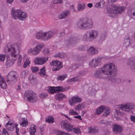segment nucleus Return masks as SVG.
Instances as JSON below:
<instances>
[{
    "mask_svg": "<svg viewBox=\"0 0 135 135\" xmlns=\"http://www.w3.org/2000/svg\"><path fill=\"white\" fill-rule=\"evenodd\" d=\"M77 27L81 29H87L92 28L93 26L92 20L87 18L80 19L76 24Z\"/></svg>",
    "mask_w": 135,
    "mask_h": 135,
    "instance_id": "obj_1",
    "label": "nucleus"
},
{
    "mask_svg": "<svg viewBox=\"0 0 135 135\" xmlns=\"http://www.w3.org/2000/svg\"><path fill=\"white\" fill-rule=\"evenodd\" d=\"M101 70L104 74L108 75L114 76L116 75L117 73V68L113 63L105 65L101 69Z\"/></svg>",
    "mask_w": 135,
    "mask_h": 135,
    "instance_id": "obj_2",
    "label": "nucleus"
},
{
    "mask_svg": "<svg viewBox=\"0 0 135 135\" xmlns=\"http://www.w3.org/2000/svg\"><path fill=\"white\" fill-rule=\"evenodd\" d=\"M4 51L9 52L12 56L16 58L20 53L19 47L17 44L9 43L5 47Z\"/></svg>",
    "mask_w": 135,
    "mask_h": 135,
    "instance_id": "obj_3",
    "label": "nucleus"
},
{
    "mask_svg": "<svg viewBox=\"0 0 135 135\" xmlns=\"http://www.w3.org/2000/svg\"><path fill=\"white\" fill-rule=\"evenodd\" d=\"M11 16L15 20L17 18L24 20L27 17L26 13L20 9H16L13 8L11 12Z\"/></svg>",
    "mask_w": 135,
    "mask_h": 135,
    "instance_id": "obj_4",
    "label": "nucleus"
},
{
    "mask_svg": "<svg viewBox=\"0 0 135 135\" xmlns=\"http://www.w3.org/2000/svg\"><path fill=\"white\" fill-rule=\"evenodd\" d=\"M99 33L97 31L92 30L90 31L88 33L84 35L83 40L85 41L90 42L96 39Z\"/></svg>",
    "mask_w": 135,
    "mask_h": 135,
    "instance_id": "obj_5",
    "label": "nucleus"
},
{
    "mask_svg": "<svg viewBox=\"0 0 135 135\" xmlns=\"http://www.w3.org/2000/svg\"><path fill=\"white\" fill-rule=\"evenodd\" d=\"M79 40L74 37H68L66 38L64 42V45L66 47H70L76 45Z\"/></svg>",
    "mask_w": 135,
    "mask_h": 135,
    "instance_id": "obj_6",
    "label": "nucleus"
},
{
    "mask_svg": "<svg viewBox=\"0 0 135 135\" xmlns=\"http://www.w3.org/2000/svg\"><path fill=\"white\" fill-rule=\"evenodd\" d=\"M24 97L26 98L27 101L30 103H35L37 100L36 94L31 91H26L24 94Z\"/></svg>",
    "mask_w": 135,
    "mask_h": 135,
    "instance_id": "obj_7",
    "label": "nucleus"
},
{
    "mask_svg": "<svg viewBox=\"0 0 135 135\" xmlns=\"http://www.w3.org/2000/svg\"><path fill=\"white\" fill-rule=\"evenodd\" d=\"M44 46V45L43 43L38 44L33 49L30 48L28 51V53L34 55H37L40 53Z\"/></svg>",
    "mask_w": 135,
    "mask_h": 135,
    "instance_id": "obj_8",
    "label": "nucleus"
},
{
    "mask_svg": "<svg viewBox=\"0 0 135 135\" xmlns=\"http://www.w3.org/2000/svg\"><path fill=\"white\" fill-rule=\"evenodd\" d=\"M119 108L123 110L129 112L135 108V105L132 103H127L121 105Z\"/></svg>",
    "mask_w": 135,
    "mask_h": 135,
    "instance_id": "obj_9",
    "label": "nucleus"
},
{
    "mask_svg": "<svg viewBox=\"0 0 135 135\" xmlns=\"http://www.w3.org/2000/svg\"><path fill=\"white\" fill-rule=\"evenodd\" d=\"M125 9L124 6H119L115 5H112L110 9V12L115 14L121 13Z\"/></svg>",
    "mask_w": 135,
    "mask_h": 135,
    "instance_id": "obj_10",
    "label": "nucleus"
},
{
    "mask_svg": "<svg viewBox=\"0 0 135 135\" xmlns=\"http://www.w3.org/2000/svg\"><path fill=\"white\" fill-rule=\"evenodd\" d=\"M50 64L51 66H54L52 69L53 71L59 70L62 67V63L58 61H53L50 63Z\"/></svg>",
    "mask_w": 135,
    "mask_h": 135,
    "instance_id": "obj_11",
    "label": "nucleus"
},
{
    "mask_svg": "<svg viewBox=\"0 0 135 135\" xmlns=\"http://www.w3.org/2000/svg\"><path fill=\"white\" fill-rule=\"evenodd\" d=\"M48 58L47 57H36L34 60L35 64L36 65H43L48 60Z\"/></svg>",
    "mask_w": 135,
    "mask_h": 135,
    "instance_id": "obj_12",
    "label": "nucleus"
},
{
    "mask_svg": "<svg viewBox=\"0 0 135 135\" xmlns=\"http://www.w3.org/2000/svg\"><path fill=\"white\" fill-rule=\"evenodd\" d=\"M61 125L62 127H63L68 132L72 131L73 126L69 124L66 121H62L61 123Z\"/></svg>",
    "mask_w": 135,
    "mask_h": 135,
    "instance_id": "obj_13",
    "label": "nucleus"
},
{
    "mask_svg": "<svg viewBox=\"0 0 135 135\" xmlns=\"http://www.w3.org/2000/svg\"><path fill=\"white\" fill-rule=\"evenodd\" d=\"M17 73L14 71L9 72L7 76V82H11L15 80L17 78Z\"/></svg>",
    "mask_w": 135,
    "mask_h": 135,
    "instance_id": "obj_14",
    "label": "nucleus"
},
{
    "mask_svg": "<svg viewBox=\"0 0 135 135\" xmlns=\"http://www.w3.org/2000/svg\"><path fill=\"white\" fill-rule=\"evenodd\" d=\"M127 65L131 70L135 72V57L131 58L129 59Z\"/></svg>",
    "mask_w": 135,
    "mask_h": 135,
    "instance_id": "obj_15",
    "label": "nucleus"
},
{
    "mask_svg": "<svg viewBox=\"0 0 135 135\" xmlns=\"http://www.w3.org/2000/svg\"><path fill=\"white\" fill-rule=\"evenodd\" d=\"M82 99L81 98L78 96H74L69 99V101L71 105L73 106L75 105V103L81 102Z\"/></svg>",
    "mask_w": 135,
    "mask_h": 135,
    "instance_id": "obj_16",
    "label": "nucleus"
},
{
    "mask_svg": "<svg viewBox=\"0 0 135 135\" xmlns=\"http://www.w3.org/2000/svg\"><path fill=\"white\" fill-rule=\"evenodd\" d=\"M56 33L54 30H50L45 32V41L52 38Z\"/></svg>",
    "mask_w": 135,
    "mask_h": 135,
    "instance_id": "obj_17",
    "label": "nucleus"
},
{
    "mask_svg": "<svg viewBox=\"0 0 135 135\" xmlns=\"http://www.w3.org/2000/svg\"><path fill=\"white\" fill-rule=\"evenodd\" d=\"M101 60V57H98L97 59H95L90 61V64L92 67H95L100 65Z\"/></svg>",
    "mask_w": 135,
    "mask_h": 135,
    "instance_id": "obj_18",
    "label": "nucleus"
},
{
    "mask_svg": "<svg viewBox=\"0 0 135 135\" xmlns=\"http://www.w3.org/2000/svg\"><path fill=\"white\" fill-rule=\"evenodd\" d=\"M123 128L121 126L117 124H115L113 125V130L116 133H121L122 131Z\"/></svg>",
    "mask_w": 135,
    "mask_h": 135,
    "instance_id": "obj_19",
    "label": "nucleus"
},
{
    "mask_svg": "<svg viewBox=\"0 0 135 135\" xmlns=\"http://www.w3.org/2000/svg\"><path fill=\"white\" fill-rule=\"evenodd\" d=\"M133 6V8H130L128 10V13L130 17L135 19V4Z\"/></svg>",
    "mask_w": 135,
    "mask_h": 135,
    "instance_id": "obj_20",
    "label": "nucleus"
},
{
    "mask_svg": "<svg viewBox=\"0 0 135 135\" xmlns=\"http://www.w3.org/2000/svg\"><path fill=\"white\" fill-rule=\"evenodd\" d=\"M45 32L41 31L37 32L35 36V37L38 39H41L45 41Z\"/></svg>",
    "mask_w": 135,
    "mask_h": 135,
    "instance_id": "obj_21",
    "label": "nucleus"
},
{
    "mask_svg": "<svg viewBox=\"0 0 135 135\" xmlns=\"http://www.w3.org/2000/svg\"><path fill=\"white\" fill-rule=\"evenodd\" d=\"M70 14V12L68 10L64 11L62 13L59 15V18L60 19L68 18L69 17Z\"/></svg>",
    "mask_w": 135,
    "mask_h": 135,
    "instance_id": "obj_22",
    "label": "nucleus"
},
{
    "mask_svg": "<svg viewBox=\"0 0 135 135\" xmlns=\"http://www.w3.org/2000/svg\"><path fill=\"white\" fill-rule=\"evenodd\" d=\"M14 58L13 59L12 57H8L6 63V65L8 67L12 66L14 63V61L16 60V58Z\"/></svg>",
    "mask_w": 135,
    "mask_h": 135,
    "instance_id": "obj_23",
    "label": "nucleus"
},
{
    "mask_svg": "<svg viewBox=\"0 0 135 135\" xmlns=\"http://www.w3.org/2000/svg\"><path fill=\"white\" fill-rule=\"evenodd\" d=\"M6 127L8 130L12 131L14 128V123L12 121L9 120L7 123Z\"/></svg>",
    "mask_w": 135,
    "mask_h": 135,
    "instance_id": "obj_24",
    "label": "nucleus"
},
{
    "mask_svg": "<svg viewBox=\"0 0 135 135\" xmlns=\"http://www.w3.org/2000/svg\"><path fill=\"white\" fill-rule=\"evenodd\" d=\"M103 74L101 69V70L97 71L95 72L94 74V76L98 78L103 79L104 78L103 76Z\"/></svg>",
    "mask_w": 135,
    "mask_h": 135,
    "instance_id": "obj_25",
    "label": "nucleus"
},
{
    "mask_svg": "<svg viewBox=\"0 0 135 135\" xmlns=\"http://www.w3.org/2000/svg\"><path fill=\"white\" fill-rule=\"evenodd\" d=\"M0 86L3 89H5L6 88V83L4 79L2 78L1 74L0 73Z\"/></svg>",
    "mask_w": 135,
    "mask_h": 135,
    "instance_id": "obj_26",
    "label": "nucleus"
},
{
    "mask_svg": "<svg viewBox=\"0 0 135 135\" xmlns=\"http://www.w3.org/2000/svg\"><path fill=\"white\" fill-rule=\"evenodd\" d=\"M55 97L56 100H60L66 98L65 95L62 93H58L55 95Z\"/></svg>",
    "mask_w": 135,
    "mask_h": 135,
    "instance_id": "obj_27",
    "label": "nucleus"
},
{
    "mask_svg": "<svg viewBox=\"0 0 135 135\" xmlns=\"http://www.w3.org/2000/svg\"><path fill=\"white\" fill-rule=\"evenodd\" d=\"M88 51V52L91 55L97 54L98 52L97 50L92 46L90 47Z\"/></svg>",
    "mask_w": 135,
    "mask_h": 135,
    "instance_id": "obj_28",
    "label": "nucleus"
},
{
    "mask_svg": "<svg viewBox=\"0 0 135 135\" xmlns=\"http://www.w3.org/2000/svg\"><path fill=\"white\" fill-rule=\"evenodd\" d=\"M88 129L89 130L88 133H96L98 132V128L96 127H94L93 128L92 127H89Z\"/></svg>",
    "mask_w": 135,
    "mask_h": 135,
    "instance_id": "obj_29",
    "label": "nucleus"
},
{
    "mask_svg": "<svg viewBox=\"0 0 135 135\" xmlns=\"http://www.w3.org/2000/svg\"><path fill=\"white\" fill-rule=\"evenodd\" d=\"M105 106L103 105L100 106L97 110L95 112V114L97 115H99L102 113L104 110Z\"/></svg>",
    "mask_w": 135,
    "mask_h": 135,
    "instance_id": "obj_30",
    "label": "nucleus"
},
{
    "mask_svg": "<svg viewBox=\"0 0 135 135\" xmlns=\"http://www.w3.org/2000/svg\"><path fill=\"white\" fill-rule=\"evenodd\" d=\"M36 131V127L34 125H32L30 127V134L31 135H34Z\"/></svg>",
    "mask_w": 135,
    "mask_h": 135,
    "instance_id": "obj_31",
    "label": "nucleus"
},
{
    "mask_svg": "<svg viewBox=\"0 0 135 135\" xmlns=\"http://www.w3.org/2000/svg\"><path fill=\"white\" fill-rule=\"evenodd\" d=\"M107 33L106 31H105L102 32L100 35L99 37L100 40L102 41L105 40L107 36Z\"/></svg>",
    "mask_w": 135,
    "mask_h": 135,
    "instance_id": "obj_32",
    "label": "nucleus"
},
{
    "mask_svg": "<svg viewBox=\"0 0 135 135\" xmlns=\"http://www.w3.org/2000/svg\"><path fill=\"white\" fill-rule=\"evenodd\" d=\"M29 80L32 84H34L36 81V78L34 75H31L29 78Z\"/></svg>",
    "mask_w": 135,
    "mask_h": 135,
    "instance_id": "obj_33",
    "label": "nucleus"
},
{
    "mask_svg": "<svg viewBox=\"0 0 135 135\" xmlns=\"http://www.w3.org/2000/svg\"><path fill=\"white\" fill-rule=\"evenodd\" d=\"M131 44L130 39L129 37H128L127 38L124 40L123 45L124 46L127 47L130 45Z\"/></svg>",
    "mask_w": 135,
    "mask_h": 135,
    "instance_id": "obj_34",
    "label": "nucleus"
},
{
    "mask_svg": "<svg viewBox=\"0 0 135 135\" xmlns=\"http://www.w3.org/2000/svg\"><path fill=\"white\" fill-rule=\"evenodd\" d=\"M110 80L112 82H114L116 83H119L121 82V79L119 78H111L110 79Z\"/></svg>",
    "mask_w": 135,
    "mask_h": 135,
    "instance_id": "obj_35",
    "label": "nucleus"
},
{
    "mask_svg": "<svg viewBox=\"0 0 135 135\" xmlns=\"http://www.w3.org/2000/svg\"><path fill=\"white\" fill-rule=\"evenodd\" d=\"M20 124L22 127H25L27 124V120L26 119L24 118H21L20 119Z\"/></svg>",
    "mask_w": 135,
    "mask_h": 135,
    "instance_id": "obj_36",
    "label": "nucleus"
},
{
    "mask_svg": "<svg viewBox=\"0 0 135 135\" xmlns=\"http://www.w3.org/2000/svg\"><path fill=\"white\" fill-rule=\"evenodd\" d=\"M39 75L41 76H46L45 71V67L44 66L41 69L39 72Z\"/></svg>",
    "mask_w": 135,
    "mask_h": 135,
    "instance_id": "obj_37",
    "label": "nucleus"
},
{
    "mask_svg": "<svg viewBox=\"0 0 135 135\" xmlns=\"http://www.w3.org/2000/svg\"><path fill=\"white\" fill-rule=\"evenodd\" d=\"M104 110V113L103 114V115L105 117L107 116L110 112V111L108 107H105Z\"/></svg>",
    "mask_w": 135,
    "mask_h": 135,
    "instance_id": "obj_38",
    "label": "nucleus"
},
{
    "mask_svg": "<svg viewBox=\"0 0 135 135\" xmlns=\"http://www.w3.org/2000/svg\"><path fill=\"white\" fill-rule=\"evenodd\" d=\"M85 104L83 103L78 105L77 107H75V109L77 110H80L84 108L85 107Z\"/></svg>",
    "mask_w": 135,
    "mask_h": 135,
    "instance_id": "obj_39",
    "label": "nucleus"
},
{
    "mask_svg": "<svg viewBox=\"0 0 135 135\" xmlns=\"http://www.w3.org/2000/svg\"><path fill=\"white\" fill-rule=\"evenodd\" d=\"M46 121L48 123H53L54 122V118L52 117L49 116L46 119Z\"/></svg>",
    "mask_w": 135,
    "mask_h": 135,
    "instance_id": "obj_40",
    "label": "nucleus"
},
{
    "mask_svg": "<svg viewBox=\"0 0 135 135\" xmlns=\"http://www.w3.org/2000/svg\"><path fill=\"white\" fill-rule=\"evenodd\" d=\"M85 8V6L83 4H79L78 6V10L79 11H82Z\"/></svg>",
    "mask_w": 135,
    "mask_h": 135,
    "instance_id": "obj_41",
    "label": "nucleus"
},
{
    "mask_svg": "<svg viewBox=\"0 0 135 135\" xmlns=\"http://www.w3.org/2000/svg\"><path fill=\"white\" fill-rule=\"evenodd\" d=\"M66 77L67 75H59L56 78V79L57 80L62 81L64 80Z\"/></svg>",
    "mask_w": 135,
    "mask_h": 135,
    "instance_id": "obj_42",
    "label": "nucleus"
},
{
    "mask_svg": "<svg viewBox=\"0 0 135 135\" xmlns=\"http://www.w3.org/2000/svg\"><path fill=\"white\" fill-rule=\"evenodd\" d=\"M55 92L56 91H65V90L63 88H62V87L61 86H57L56 87H55Z\"/></svg>",
    "mask_w": 135,
    "mask_h": 135,
    "instance_id": "obj_43",
    "label": "nucleus"
},
{
    "mask_svg": "<svg viewBox=\"0 0 135 135\" xmlns=\"http://www.w3.org/2000/svg\"><path fill=\"white\" fill-rule=\"evenodd\" d=\"M57 135H70L69 133L61 131H58L57 132Z\"/></svg>",
    "mask_w": 135,
    "mask_h": 135,
    "instance_id": "obj_44",
    "label": "nucleus"
},
{
    "mask_svg": "<svg viewBox=\"0 0 135 135\" xmlns=\"http://www.w3.org/2000/svg\"><path fill=\"white\" fill-rule=\"evenodd\" d=\"M48 91L49 93L53 94L55 92V87H50L48 89Z\"/></svg>",
    "mask_w": 135,
    "mask_h": 135,
    "instance_id": "obj_45",
    "label": "nucleus"
},
{
    "mask_svg": "<svg viewBox=\"0 0 135 135\" xmlns=\"http://www.w3.org/2000/svg\"><path fill=\"white\" fill-rule=\"evenodd\" d=\"M72 131H73L75 133L78 134L81 133L80 129L78 128H73Z\"/></svg>",
    "mask_w": 135,
    "mask_h": 135,
    "instance_id": "obj_46",
    "label": "nucleus"
},
{
    "mask_svg": "<svg viewBox=\"0 0 135 135\" xmlns=\"http://www.w3.org/2000/svg\"><path fill=\"white\" fill-rule=\"evenodd\" d=\"M43 53L45 55H49L50 53L49 50L48 48L45 49L43 51Z\"/></svg>",
    "mask_w": 135,
    "mask_h": 135,
    "instance_id": "obj_47",
    "label": "nucleus"
},
{
    "mask_svg": "<svg viewBox=\"0 0 135 135\" xmlns=\"http://www.w3.org/2000/svg\"><path fill=\"white\" fill-rule=\"evenodd\" d=\"M77 59L78 61H82L85 60L86 59V58L84 56H79L77 57Z\"/></svg>",
    "mask_w": 135,
    "mask_h": 135,
    "instance_id": "obj_48",
    "label": "nucleus"
},
{
    "mask_svg": "<svg viewBox=\"0 0 135 135\" xmlns=\"http://www.w3.org/2000/svg\"><path fill=\"white\" fill-rule=\"evenodd\" d=\"M69 114H70L73 115H75L78 114V113L74 111L73 109H71L70 110Z\"/></svg>",
    "mask_w": 135,
    "mask_h": 135,
    "instance_id": "obj_49",
    "label": "nucleus"
},
{
    "mask_svg": "<svg viewBox=\"0 0 135 135\" xmlns=\"http://www.w3.org/2000/svg\"><path fill=\"white\" fill-rule=\"evenodd\" d=\"M22 60V57L21 55H19L18 59L17 65L18 66H21V61Z\"/></svg>",
    "mask_w": 135,
    "mask_h": 135,
    "instance_id": "obj_50",
    "label": "nucleus"
},
{
    "mask_svg": "<svg viewBox=\"0 0 135 135\" xmlns=\"http://www.w3.org/2000/svg\"><path fill=\"white\" fill-rule=\"evenodd\" d=\"M6 57L5 54H1L0 55V61H3L4 60Z\"/></svg>",
    "mask_w": 135,
    "mask_h": 135,
    "instance_id": "obj_51",
    "label": "nucleus"
},
{
    "mask_svg": "<svg viewBox=\"0 0 135 135\" xmlns=\"http://www.w3.org/2000/svg\"><path fill=\"white\" fill-rule=\"evenodd\" d=\"M31 70L33 73H36L39 70V69L37 67H33L31 68Z\"/></svg>",
    "mask_w": 135,
    "mask_h": 135,
    "instance_id": "obj_52",
    "label": "nucleus"
},
{
    "mask_svg": "<svg viewBox=\"0 0 135 135\" xmlns=\"http://www.w3.org/2000/svg\"><path fill=\"white\" fill-rule=\"evenodd\" d=\"M47 96V94L44 93H41L39 95L41 99L45 98Z\"/></svg>",
    "mask_w": 135,
    "mask_h": 135,
    "instance_id": "obj_53",
    "label": "nucleus"
},
{
    "mask_svg": "<svg viewBox=\"0 0 135 135\" xmlns=\"http://www.w3.org/2000/svg\"><path fill=\"white\" fill-rule=\"evenodd\" d=\"M62 3V0H54L53 1L54 4Z\"/></svg>",
    "mask_w": 135,
    "mask_h": 135,
    "instance_id": "obj_54",
    "label": "nucleus"
},
{
    "mask_svg": "<svg viewBox=\"0 0 135 135\" xmlns=\"http://www.w3.org/2000/svg\"><path fill=\"white\" fill-rule=\"evenodd\" d=\"M30 63V61L29 60H27L25 62L23 66L24 68H26L27 66L29 65Z\"/></svg>",
    "mask_w": 135,
    "mask_h": 135,
    "instance_id": "obj_55",
    "label": "nucleus"
},
{
    "mask_svg": "<svg viewBox=\"0 0 135 135\" xmlns=\"http://www.w3.org/2000/svg\"><path fill=\"white\" fill-rule=\"evenodd\" d=\"M55 56L56 57L62 58L64 56L62 54L58 53L55 55Z\"/></svg>",
    "mask_w": 135,
    "mask_h": 135,
    "instance_id": "obj_56",
    "label": "nucleus"
},
{
    "mask_svg": "<svg viewBox=\"0 0 135 135\" xmlns=\"http://www.w3.org/2000/svg\"><path fill=\"white\" fill-rule=\"evenodd\" d=\"M2 133V135H9L5 129H3Z\"/></svg>",
    "mask_w": 135,
    "mask_h": 135,
    "instance_id": "obj_57",
    "label": "nucleus"
},
{
    "mask_svg": "<svg viewBox=\"0 0 135 135\" xmlns=\"http://www.w3.org/2000/svg\"><path fill=\"white\" fill-rule=\"evenodd\" d=\"M116 112L119 115H123L124 114V113L122 112H120L119 110H116Z\"/></svg>",
    "mask_w": 135,
    "mask_h": 135,
    "instance_id": "obj_58",
    "label": "nucleus"
},
{
    "mask_svg": "<svg viewBox=\"0 0 135 135\" xmlns=\"http://www.w3.org/2000/svg\"><path fill=\"white\" fill-rule=\"evenodd\" d=\"M130 119L132 121L135 123V116L132 115L130 117Z\"/></svg>",
    "mask_w": 135,
    "mask_h": 135,
    "instance_id": "obj_59",
    "label": "nucleus"
},
{
    "mask_svg": "<svg viewBox=\"0 0 135 135\" xmlns=\"http://www.w3.org/2000/svg\"><path fill=\"white\" fill-rule=\"evenodd\" d=\"M18 126V124H15V127L16 129V132L17 133V135H18V132H19V129L17 128V127Z\"/></svg>",
    "mask_w": 135,
    "mask_h": 135,
    "instance_id": "obj_60",
    "label": "nucleus"
},
{
    "mask_svg": "<svg viewBox=\"0 0 135 135\" xmlns=\"http://www.w3.org/2000/svg\"><path fill=\"white\" fill-rule=\"evenodd\" d=\"M100 3L101 5V6L102 7H104L105 4V2L103 0H101L100 1Z\"/></svg>",
    "mask_w": 135,
    "mask_h": 135,
    "instance_id": "obj_61",
    "label": "nucleus"
},
{
    "mask_svg": "<svg viewBox=\"0 0 135 135\" xmlns=\"http://www.w3.org/2000/svg\"><path fill=\"white\" fill-rule=\"evenodd\" d=\"M75 81H79L80 80V78L78 77H74Z\"/></svg>",
    "mask_w": 135,
    "mask_h": 135,
    "instance_id": "obj_62",
    "label": "nucleus"
},
{
    "mask_svg": "<svg viewBox=\"0 0 135 135\" xmlns=\"http://www.w3.org/2000/svg\"><path fill=\"white\" fill-rule=\"evenodd\" d=\"M70 8L72 11L74 12L75 11V10L74 8V6L73 4H72L70 6Z\"/></svg>",
    "mask_w": 135,
    "mask_h": 135,
    "instance_id": "obj_63",
    "label": "nucleus"
},
{
    "mask_svg": "<svg viewBox=\"0 0 135 135\" xmlns=\"http://www.w3.org/2000/svg\"><path fill=\"white\" fill-rule=\"evenodd\" d=\"M68 82L69 83L71 84V83L73 81H74V78H72L69 80L68 81Z\"/></svg>",
    "mask_w": 135,
    "mask_h": 135,
    "instance_id": "obj_64",
    "label": "nucleus"
}]
</instances>
